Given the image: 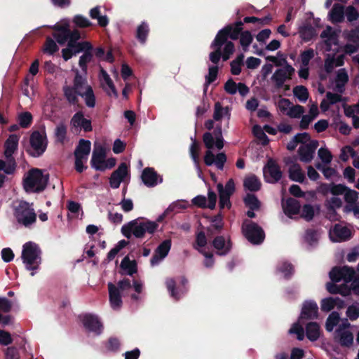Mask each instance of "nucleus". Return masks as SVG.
<instances>
[{"instance_id":"nucleus-1","label":"nucleus","mask_w":359,"mask_h":359,"mask_svg":"<svg viewBox=\"0 0 359 359\" xmlns=\"http://www.w3.org/2000/svg\"><path fill=\"white\" fill-rule=\"evenodd\" d=\"M62 90L65 99L70 104H78L79 96H81L88 107L93 108L95 106L93 90L88 85L86 79L79 74L78 70L76 71L73 86L65 85Z\"/></svg>"},{"instance_id":"nucleus-2","label":"nucleus","mask_w":359,"mask_h":359,"mask_svg":"<svg viewBox=\"0 0 359 359\" xmlns=\"http://www.w3.org/2000/svg\"><path fill=\"white\" fill-rule=\"evenodd\" d=\"M217 130V134L215 135V142L212 133H205L203 135V142L205 147L208 148V151L205 152V155L204 156V162L208 166L215 164L218 169L222 170L224 164L226 161V155L224 153H219L217 156H215L212 151L214 144L218 150H220L224 147V140L222 135L221 126H219Z\"/></svg>"},{"instance_id":"nucleus-3","label":"nucleus","mask_w":359,"mask_h":359,"mask_svg":"<svg viewBox=\"0 0 359 359\" xmlns=\"http://www.w3.org/2000/svg\"><path fill=\"white\" fill-rule=\"evenodd\" d=\"M158 227V224L153 221L135 219L125 224L121 227V233L127 238H130L132 235L136 238H143L146 233H154Z\"/></svg>"},{"instance_id":"nucleus-4","label":"nucleus","mask_w":359,"mask_h":359,"mask_svg":"<svg viewBox=\"0 0 359 359\" xmlns=\"http://www.w3.org/2000/svg\"><path fill=\"white\" fill-rule=\"evenodd\" d=\"M41 250L33 242H27L22 246V259L28 270H36L41 264Z\"/></svg>"},{"instance_id":"nucleus-5","label":"nucleus","mask_w":359,"mask_h":359,"mask_svg":"<svg viewBox=\"0 0 359 359\" xmlns=\"http://www.w3.org/2000/svg\"><path fill=\"white\" fill-rule=\"evenodd\" d=\"M13 215L17 222L26 227L33 224L36 220V213L32 204L23 201L14 206Z\"/></svg>"},{"instance_id":"nucleus-6","label":"nucleus","mask_w":359,"mask_h":359,"mask_svg":"<svg viewBox=\"0 0 359 359\" xmlns=\"http://www.w3.org/2000/svg\"><path fill=\"white\" fill-rule=\"evenodd\" d=\"M48 176L39 169L31 170L24 180V188L27 191H41L45 189Z\"/></svg>"},{"instance_id":"nucleus-7","label":"nucleus","mask_w":359,"mask_h":359,"mask_svg":"<svg viewBox=\"0 0 359 359\" xmlns=\"http://www.w3.org/2000/svg\"><path fill=\"white\" fill-rule=\"evenodd\" d=\"M91 149L90 142L88 140H81L74 151L75 156V169L79 172H82L86 167L84 163L88 160Z\"/></svg>"},{"instance_id":"nucleus-8","label":"nucleus","mask_w":359,"mask_h":359,"mask_svg":"<svg viewBox=\"0 0 359 359\" xmlns=\"http://www.w3.org/2000/svg\"><path fill=\"white\" fill-rule=\"evenodd\" d=\"M351 324L346 320L334 332V339L343 346H350L353 342V334L350 330Z\"/></svg>"},{"instance_id":"nucleus-9","label":"nucleus","mask_w":359,"mask_h":359,"mask_svg":"<svg viewBox=\"0 0 359 359\" xmlns=\"http://www.w3.org/2000/svg\"><path fill=\"white\" fill-rule=\"evenodd\" d=\"M243 232L246 238L253 244H259L264 239L263 230L255 223L245 222L243 225Z\"/></svg>"},{"instance_id":"nucleus-10","label":"nucleus","mask_w":359,"mask_h":359,"mask_svg":"<svg viewBox=\"0 0 359 359\" xmlns=\"http://www.w3.org/2000/svg\"><path fill=\"white\" fill-rule=\"evenodd\" d=\"M105 159V149L100 144H95L90 161L91 166L97 170H104L107 168Z\"/></svg>"},{"instance_id":"nucleus-11","label":"nucleus","mask_w":359,"mask_h":359,"mask_svg":"<svg viewBox=\"0 0 359 359\" xmlns=\"http://www.w3.org/2000/svg\"><path fill=\"white\" fill-rule=\"evenodd\" d=\"M30 144L33 151L31 154L33 156H39L46 148V140L43 133L34 131L30 137Z\"/></svg>"},{"instance_id":"nucleus-12","label":"nucleus","mask_w":359,"mask_h":359,"mask_svg":"<svg viewBox=\"0 0 359 359\" xmlns=\"http://www.w3.org/2000/svg\"><path fill=\"white\" fill-rule=\"evenodd\" d=\"M355 276V271L348 266L334 267L330 272V277L334 282H339L341 280L346 283L351 281Z\"/></svg>"},{"instance_id":"nucleus-13","label":"nucleus","mask_w":359,"mask_h":359,"mask_svg":"<svg viewBox=\"0 0 359 359\" xmlns=\"http://www.w3.org/2000/svg\"><path fill=\"white\" fill-rule=\"evenodd\" d=\"M351 236V230L341 224H335L330 230V239L334 242H344L349 240Z\"/></svg>"},{"instance_id":"nucleus-14","label":"nucleus","mask_w":359,"mask_h":359,"mask_svg":"<svg viewBox=\"0 0 359 359\" xmlns=\"http://www.w3.org/2000/svg\"><path fill=\"white\" fill-rule=\"evenodd\" d=\"M318 147L317 140H311L305 144H302L298 149V154L301 161L309 163L313 158L315 151Z\"/></svg>"},{"instance_id":"nucleus-15","label":"nucleus","mask_w":359,"mask_h":359,"mask_svg":"<svg viewBox=\"0 0 359 359\" xmlns=\"http://www.w3.org/2000/svg\"><path fill=\"white\" fill-rule=\"evenodd\" d=\"M294 73V69L286 64L283 68L277 69L273 74L271 79L276 83L277 88H280L287 79H290Z\"/></svg>"},{"instance_id":"nucleus-16","label":"nucleus","mask_w":359,"mask_h":359,"mask_svg":"<svg viewBox=\"0 0 359 359\" xmlns=\"http://www.w3.org/2000/svg\"><path fill=\"white\" fill-rule=\"evenodd\" d=\"M264 174L266 180L271 183L278 182L282 177L279 165L272 159L268 161L264 168Z\"/></svg>"},{"instance_id":"nucleus-17","label":"nucleus","mask_w":359,"mask_h":359,"mask_svg":"<svg viewBox=\"0 0 359 359\" xmlns=\"http://www.w3.org/2000/svg\"><path fill=\"white\" fill-rule=\"evenodd\" d=\"M128 175V168L126 163H122L118 168L112 172L109 178V184L111 188L117 189L121 183Z\"/></svg>"},{"instance_id":"nucleus-18","label":"nucleus","mask_w":359,"mask_h":359,"mask_svg":"<svg viewBox=\"0 0 359 359\" xmlns=\"http://www.w3.org/2000/svg\"><path fill=\"white\" fill-rule=\"evenodd\" d=\"M320 37L324 39V48L325 51H330L332 50V46L337 45V34L333 29L327 26L320 34ZM335 50V49H333Z\"/></svg>"},{"instance_id":"nucleus-19","label":"nucleus","mask_w":359,"mask_h":359,"mask_svg":"<svg viewBox=\"0 0 359 359\" xmlns=\"http://www.w3.org/2000/svg\"><path fill=\"white\" fill-rule=\"evenodd\" d=\"M171 248V241L165 240L163 241L156 249L154 255L151 259V265L158 264L168 254Z\"/></svg>"},{"instance_id":"nucleus-20","label":"nucleus","mask_w":359,"mask_h":359,"mask_svg":"<svg viewBox=\"0 0 359 359\" xmlns=\"http://www.w3.org/2000/svg\"><path fill=\"white\" fill-rule=\"evenodd\" d=\"M142 180L148 187H153L162 182V178L151 168H146L142 173Z\"/></svg>"},{"instance_id":"nucleus-21","label":"nucleus","mask_w":359,"mask_h":359,"mask_svg":"<svg viewBox=\"0 0 359 359\" xmlns=\"http://www.w3.org/2000/svg\"><path fill=\"white\" fill-rule=\"evenodd\" d=\"M70 125L73 128L83 129L86 132L92 130L91 121L86 118L81 111L76 113L72 116Z\"/></svg>"},{"instance_id":"nucleus-22","label":"nucleus","mask_w":359,"mask_h":359,"mask_svg":"<svg viewBox=\"0 0 359 359\" xmlns=\"http://www.w3.org/2000/svg\"><path fill=\"white\" fill-rule=\"evenodd\" d=\"M68 23L56 25L54 26L55 32L53 36L58 43L64 44L69 41V28Z\"/></svg>"},{"instance_id":"nucleus-23","label":"nucleus","mask_w":359,"mask_h":359,"mask_svg":"<svg viewBox=\"0 0 359 359\" xmlns=\"http://www.w3.org/2000/svg\"><path fill=\"white\" fill-rule=\"evenodd\" d=\"M109 302L114 309H118L122 304V300L118 288L111 283H108Z\"/></svg>"},{"instance_id":"nucleus-24","label":"nucleus","mask_w":359,"mask_h":359,"mask_svg":"<svg viewBox=\"0 0 359 359\" xmlns=\"http://www.w3.org/2000/svg\"><path fill=\"white\" fill-rule=\"evenodd\" d=\"M318 306L313 302H306L304 304L300 319H313L318 316Z\"/></svg>"},{"instance_id":"nucleus-25","label":"nucleus","mask_w":359,"mask_h":359,"mask_svg":"<svg viewBox=\"0 0 359 359\" xmlns=\"http://www.w3.org/2000/svg\"><path fill=\"white\" fill-rule=\"evenodd\" d=\"M19 142V137L17 135H11L6 140L4 147V156L6 158H13L12 155L17 150Z\"/></svg>"},{"instance_id":"nucleus-26","label":"nucleus","mask_w":359,"mask_h":359,"mask_svg":"<svg viewBox=\"0 0 359 359\" xmlns=\"http://www.w3.org/2000/svg\"><path fill=\"white\" fill-rule=\"evenodd\" d=\"M84 327L90 331L100 333L102 327L100 322L97 317L90 315H86L82 320Z\"/></svg>"},{"instance_id":"nucleus-27","label":"nucleus","mask_w":359,"mask_h":359,"mask_svg":"<svg viewBox=\"0 0 359 359\" xmlns=\"http://www.w3.org/2000/svg\"><path fill=\"white\" fill-rule=\"evenodd\" d=\"M344 306V301L339 298L329 297L322 300L321 302V310L323 311L328 312L337 307L341 309Z\"/></svg>"},{"instance_id":"nucleus-28","label":"nucleus","mask_w":359,"mask_h":359,"mask_svg":"<svg viewBox=\"0 0 359 359\" xmlns=\"http://www.w3.org/2000/svg\"><path fill=\"white\" fill-rule=\"evenodd\" d=\"M101 83L103 88L104 90L109 95H114L115 97L118 96V93L115 88V86L113 83V81L110 79L108 74L104 71L103 69L101 70Z\"/></svg>"},{"instance_id":"nucleus-29","label":"nucleus","mask_w":359,"mask_h":359,"mask_svg":"<svg viewBox=\"0 0 359 359\" xmlns=\"http://www.w3.org/2000/svg\"><path fill=\"white\" fill-rule=\"evenodd\" d=\"M289 177L295 182H303L305 175L298 163H292L289 167Z\"/></svg>"},{"instance_id":"nucleus-30","label":"nucleus","mask_w":359,"mask_h":359,"mask_svg":"<svg viewBox=\"0 0 359 359\" xmlns=\"http://www.w3.org/2000/svg\"><path fill=\"white\" fill-rule=\"evenodd\" d=\"M231 116L230 109L228 107H223L220 102H217L214 105L213 118L219 121L222 118L226 117L229 119Z\"/></svg>"},{"instance_id":"nucleus-31","label":"nucleus","mask_w":359,"mask_h":359,"mask_svg":"<svg viewBox=\"0 0 359 359\" xmlns=\"http://www.w3.org/2000/svg\"><path fill=\"white\" fill-rule=\"evenodd\" d=\"M310 140V135L307 133H298L287 143V149L293 151L299 143L305 144Z\"/></svg>"},{"instance_id":"nucleus-32","label":"nucleus","mask_w":359,"mask_h":359,"mask_svg":"<svg viewBox=\"0 0 359 359\" xmlns=\"http://www.w3.org/2000/svg\"><path fill=\"white\" fill-rule=\"evenodd\" d=\"M213 246L218 250L219 255H225L231 249L229 241H226L222 236H217L213 241Z\"/></svg>"},{"instance_id":"nucleus-33","label":"nucleus","mask_w":359,"mask_h":359,"mask_svg":"<svg viewBox=\"0 0 359 359\" xmlns=\"http://www.w3.org/2000/svg\"><path fill=\"white\" fill-rule=\"evenodd\" d=\"M348 81V76L345 69H340L337 74L335 88L339 93H342L345 84Z\"/></svg>"},{"instance_id":"nucleus-34","label":"nucleus","mask_w":359,"mask_h":359,"mask_svg":"<svg viewBox=\"0 0 359 359\" xmlns=\"http://www.w3.org/2000/svg\"><path fill=\"white\" fill-rule=\"evenodd\" d=\"M283 208L286 215L292 216L299 212L300 205L297 200L289 198L283 204Z\"/></svg>"},{"instance_id":"nucleus-35","label":"nucleus","mask_w":359,"mask_h":359,"mask_svg":"<svg viewBox=\"0 0 359 359\" xmlns=\"http://www.w3.org/2000/svg\"><path fill=\"white\" fill-rule=\"evenodd\" d=\"M344 62V55H339L337 58L328 55L325 61V69L327 72L330 73L335 67L342 66Z\"/></svg>"},{"instance_id":"nucleus-36","label":"nucleus","mask_w":359,"mask_h":359,"mask_svg":"<svg viewBox=\"0 0 359 359\" xmlns=\"http://www.w3.org/2000/svg\"><path fill=\"white\" fill-rule=\"evenodd\" d=\"M330 20L332 22H341L344 18V7L339 4L333 6L330 13Z\"/></svg>"},{"instance_id":"nucleus-37","label":"nucleus","mask_w":359,"mask_h":359,"mask_svg":"<svg viewBox=\"0 0 359 359\" xmlns=\"http://www.w3.org/2000/svg\"><path fill=\"white\" fill-rule=\"evenodd\" d=\"M243 185L246 189L257 191L261 187V182L255 175H251L245 178Z\"/></svg>"},{"instance_id":"nucleus-38","label":"nucleus","mask_w":359,"mask_h":359,"mask_svg":"<svg viewBox=\"0 0 359 359\" xmlns=\"http://www.w3.org/2000/svg\"><path fill=\"white\" fill-rule=\"evenodd\" d=\"M229 29H223L219 31L215 40L213 41L211 47L213 48H219L221 50V48L223 45H225L228 39L227 31Z\"/></svg>"},{"instance_id":"nucleus-39","label":"nucleus","mask_w":359,"mask_h":359,"mask_svg":"<svg viewBox=\"0 0 359 359\" xmlns=\"http://www.w3.org/2000/svg\"><path fill=\"white\" fill-rule=\"evenodd\" d=\"M121 267L126 274L132 276L137 272V264L135 261H131L128 257L123 259Z\"/></svg>"},{"instance_id":"nucleus-40","label":"nucleus","mask_w":359,"mask_h":359,"mask_svg":"<svg viewBox=\"0 0 359 359\" xmlns=\"http://www.w3.org/2000/svg\"><path fill=\"white\" fill-rule=\"evenodd\" d=\"M306 332L311 341H316L320 336V327L316 323H310L306 325Z\"/></svg>"},{"instance_id":"nucleus-41","label":"nucleus","mask_w":359,"mask_h":359,"mask_svg":"<svg viewBox=\"0 0 359 359\" xmlns=\"http://www.w3.org/2000/svg\"><path fill=\"white\" fill-rule=\"evenodd\" d=\"M68 46L71 48L74 55L79 53L82 51L92 50V46L88 41H83L79 43H68Z\"/></svg>"},{"instance_id":"nucleus-42","label":"nucleus","mask_w":359,"mask_h":359,"mask_svg":"<svg viewBox=\"0 0 359 359\" xmlns=\"http://www.w3.org/2000/svg\"><path fill=\"white\" fill-rule=\"evenodd\" d=\"M90 16L93 19H97L98 25L101 27H106L108 25V18L106 15H100V7L92 8L90 11Z\"/></svg>"},{"instance_id":"nucleus-43","label":"nucleus","mask_w":359,"mask_h":359,"mask_svg":"<svg viewBox=\"0 0 359 359\" xmlns=\"http://www.w3.org/2000/svg\"><path fill=\"white\" fill-rule=\"evenodd\" d=\"M339 314L337 312L331 313L325 323V328L327 331L332 332L334 330V327L339 323Z\"/></svg>"},{"instance_id":"nucleus-44","label":"nucleus","mask_w":359,"mask_h":359,"mask_svg":"<svg viewBox=\"0 0 359 359\" xmlns=\"http://www.w3.org/2000/svg\"><path fill=\"white\" fill-rule=\"evenodd\" d=\"M6 161L0 160V170H4L6 174H12L14 172L16 163L14 158H6Z\"/></svg>"},{"instance_id":"nucleus-45","label":"nucleus","mask_w":359,"mask_h":359,"mask_svg":"<svg viewBox=\"0 0 359 359\" xmlns=\"http://www.w3.org/2000/svg\"><path fill=\"white\" fill-rule=\"evenodd\" d=\"M293 93L297 99L302 102H305L309 98V92L306 87L297 86L293 88Z\"/></svg>"},{"instance_id":"nucleus-46","label":"nucleus","mask_w":359,"mask_h":359,"mask_svg":"<svg viewBox=\"0 0 359 359\" xmlns=\"http://www.w3.org/2000/svg\"><path fill=\"white\" fill-rule=\"evenodd\" d=\"M242 22L239 21L236 23L234 26H227L224 29H229L227 31L228 37L231 38L233 40L237 39L238 38L239 34L242 29Z\"/></svg>"},{"instance_id":"nucleus-47","label":"nucleus","mask_w":359,"mask_h":359,"mask_svg":"<svg viewBox=\"0 0 359 359\" xmlns=\"http://www.w3.org/2000/svg\"><path fill=\"white\" fill-rule=\"evenodd\" d=\"M253 40L252 36L248 31H245L241 34L240 43L243 48V51H247L249 46Z\"/></svg>"},{"instance_id":"nucleus-48","label":"nucleus","mask_w":359,"mask_h":359,"mask_svg":"<svg viewBox=\"0 0 359 359\" xmlns=\"http://www.w3.org/2000/svg\"><path fill=\"white\" fill-rule=\"evenodd\" d=\"M217 189L219 194V205L221 208H230L231 203L229 201V197L231 195H229V194L222 192V184H217Z\"/></svg>"},{"instance_id":"nucleus-49","label":"nucleus","mask_w":359,"mask_h":359,"mask_svg":"<svg viewBox=\"0 0 359 359\" xmlns=\"http://www.w3.org/2000/svg\"><path fill=\"white\" fill-rule=\"evenodd\" d=\"M300 215L302 218L307 221L311 220L315 215V209L311 205H304L299 210Z\"/></svg>"},{"instance_id":"nucleus-50","label":"nucleus","mask_w":359,"mask_h":359,"mask_svg":"<svg viewBox=\"0 0 359 359\" xmlns=\"http://www.w3.org/2000/svg\"><path fill=\"white\" fill-rule=\"evenodd\" d=\"M304 113V108L299 104L294 105L292 104L287 116L292 118H300Z\"/></svg>"},{"instance_id":"nucleus-51","label":"nucleus","mask_w":359,"mask_h":359,"mask_svg":"<svg viewBox=\"0 0 359 359\" xmlns=\"http://www.w3.org/2000/svg\"><path fill=\"white\" fill-rule=\"evenodd\" d=\"M243 58L244 55L241 54L231 62V72L233 75H238L241 73Z\"/></svg>"},{"instance_id":"nucleus-52","label":"nucleus","mask_w":359,"mask_h":359,"mask_svg":"<svg viewBox=\"0 0 359 359\" xmlns=\"http://www.w3.org/2000/svg\"><path fill=\"white\" fill-rule=\"evenodd\" d=\"M57 50L58 47L55 42L52 39L48 38L43 48V53L53 55Z\"/></svg>"},{"instance_id":"nucleus-53","label":"nucleus","mask_w":359,"mask_h":359,"mask_svg":"<svg viewBox=\"0 0 359 359\" xmlns=\"http://www.w3.org/2000/svg\"><path fill=\"white\" fill-rule=\"evenodd\" d=\"M355 152L354 149L350 146H346V147H344L343 148H341L340 155H339V158L342 161L346 162L349 159L350 156L355 157Z\"/></svg>"},{"instance_id":"nucleus-54","label":"nucleus","mask_w":359,"mask_h":359,"mask_svg":"<svg viewBox=\"0 0 359 359\" xmlns=\"http://www.w3.org/2000/svg\"><path fill=\"white\" fill-rule=\"evenodd\" d=\"M358 199V193L352 189H348L345 191L344 200L348 203L350 205H353L355 204L356 201Z\"/></svg>"},{"instance_id":"nucleus-55","label":"nucleus","mask_w":359,"mask_h":359,"mask_svg":"<svg viewBox=\"0 0 359 359\" xmlns=\"http://www.w3.org/2000/svg\"><path fill=\"white\" fill-rule=\"evenodd\" d=\"M318 156L322 162L325 164H329L332 160V155L327 148L319 149Z\"/></svg>"},{"instance_id":"nucleus-56","label":"nucleus","mask_w":359,"mask_h":359,"mask_svg":"<svg viewBox=\"0 0 359 359\" xmlns=\"http://www.w3.org/2000/svg\"><path fill=\"white\" fill-rule=\"evenodd\" d=\"M344 14L349 22L355 21L359 18V13L353 6H347L344 11Z\"/></svg>"},{"instance_id":"nucleus-57","label":"nucleus","mask_w":359,"mask_h":359,"mask_svg":"<svg viewBox=\"0 0 359 359\" xmlns=\"http://www.w3.org/2000/svg\"><path fill=\"white\" fill-rule=\"evenodd\" d=\"M149 32L148 27L146 24H141L137 30V38L142 42L144 43Z\"/></svg>"},{"instance_id":"nucleus-58","label":"nucleus","mask_w":359,"mask_h":359,"mask_svg":"<svg viewBox=\"0 0 359 359\" xmlns=\"http://www.w3.org/2000/svg\"><path fill=\"white\" fill-rule=\"evenodd\" d=\"M314 57V50L313 49H308L302 53L301 62L302 66L308 67L310 60Z\"/></svg>"},{"instance_id":"nucleus-59","label":"nucleus","mask_w":359,"mask_h":359,"mask_svg":"<svg viewBox=\"0 0 359 359\" xmlns=\"http://www.w3.org/2000/svg\"><path fill=\"white\" fill-rule=\"evenodd\" d=\"M346 316L351 320H355L359 317V305L349 306L346 311Z\"/></svg>"},{"instance_id":"nucleus-60","label":"nucleus","mask_w":359,"mask_h":359,"mask_svg":"<svg viewBox=\"0 0 359 359\" xmlns=\"http://www.w3.org/2000/svg\"><path fill=\"white\" fill-rule=\"evenodd\" d=\"M245 203L251 210L258 209L259 207V202L258 199L252 194H248L245 198Z\"/></svg>"},{"instance_id":"nucleus-61","label":"nucleus","mask_w":359,"mask_h":359,"mask_svg":"<svg viewBox=\"0 0 359 359\" xmlns=\"http://www.w3.org/2000/svg\"><path fill=\"white\" fill-rule=\"evenodd\" d=\"M299 32L302 37L306 41L311 39L315 35V30L311 26H305L302 27Z\"/></svg>"},{"instance_id":"nucleus-62","label":"nucleus","mask_w":359,"mask_h":359,"mask_svg":"<svg viewBox=\"0 0 359 359\" xmlns=\"http://www.w3.org/2000/svg\"><path fill=\"white\" fill-rule=\"evenodd\" d=\"M32 116L29 112L20 114L18 116V121L21 127L27 128L31 123Z\"/></svg>"},{"instance_id":"nucleus-63","label":"nucleus","mask_w":359,"mask_h":359,"mask_svg":"<svg viewBox=\"0 0 359 359\" xmlns=\"http://www.w3.org/2000/svg\"><path fill=\"white\" fill-rule=\"evenodd\" d=\"M292 104V103L288 99L281 98L278 100L277 106L282 113L287 115Z\"/></svg>"},{"instance_id":"nucleus-64","label":"nucleus","mask_w":359,"mask_h":359,"mask_svg":"<svg viewBox=\"0 0 359 359\" xmlns=\"http://www.w3.org/2000/svg\"><path fill=\"white\" fill-rule=\"evenodd\" d=\"M235 50L234 45L231 41H228L224 45L222 53V58L224 61L229 59L230 56L233 53Z\"/></svg>"}]
</instances>
